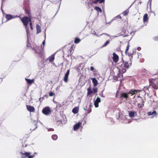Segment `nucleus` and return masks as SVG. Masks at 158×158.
<instances>
[{"label":"nucleus","mask_w":158,"mask_h":158,"mask_svg":"<svg viewBox=\"0 0 158 158\" xmlns=\"http://www.w3.org/2000/svg\"><path fill=\"white\" fill-rule=\"evenodd\" d=\"M118 64V67L123 73H124L126 72L127 69H128L131 65V63H128L123 59L122 61Z\"/></svg>","instance_id":"obj_1"},{"label":"nucleus","mask_w":158,"mask_h":158,"mask_svg":"<svg viewBox=\"0 0 158 158\" xmlns=\"http://www.w3.org/2000/svg\"><path fill=\"white\" fill-rule=\"evenodd\" d=\"M21 21L23 23L24 25L25 26V28L26 29L27 36V46L28 47H29V34L30 32V31L29 30V28L27 27V25L28 24L29 22H30V18H28L26 16L24 17L23 18H21Z\"/></svg>","instance_id":"obj_2"},{"label":"nucleus","mask_w":158,"mask_h":158,"mask_svg":"<svg viewBox=\"0 0 158 158\" xmlns=\"http://www.w3.org/2000/svg\"><path fill=\"white\" fill-rule=\"evenodd\" d=\"M150 86L154 89H158V78H151L149 79Z\"/></svg>","instance_id":"obj_3"},{"label":"nucleus","mask_w":158,"mask_h":158,"mask_svg":"<svg viewBox=\"0 0 158 158\" xmlns=\"http://www.w3.org/2000/svg\"><path fill=\"white\" fill-rule=\"evenodd\" d=\"M137 92V90H135L131 91L130 92H129L128 94L126 93H121L120 94V98L121 99H123V98H127L128 97V94H131V95H133Z\"/></svg>","instance_id":"obj_4"},{"label":"nucleus","mask_w":158,"mask_h":158,"mask_svg":"<svg viewBox=\"0 0 158 158\" xmlns=\"http://www.w3.org/2000/svg\"><path fill=\"white\" fill-rule=\"evenodd\" d=\"M42 112L46 115H48L51 113V109L49 106H46L42 109Z\"/></svg>","instance_id":"obj_5"},{"label":"nucleus","mask_w":158,"mask_h":158,"mask_svg":"<svg viewBox=\"0 0 158 158\" xmlns=\"http://www.w3.org/2000/svg\"><path fill=\"white\" fill-rule=\"evenodd\" d=\"M37 120H31L30 122V130L33 131L37 128Z\"/></svg>","instance_id":"obj_6"},{"label":"nucleus","mask_w":158,"mask_h":158,"mask_svg":"<svg viewBox=\"0 0 158 158\" xmlns=\"http://www.w3.org/2000/svg\"><path fill=\"white\" fill-rule=\"evenodd\" d=\"M19 155L21 156V158H30V152H19Z\"/></svg>","instance_id":"obj_7"},{"label":"nucleus","mask_w":158,"mask_h":158,"mask_svg":"<svg viewBox=\"0 0 158 158\" xmlns=\"http://www.w3.org/2000/svg\"><path fill=\"white\" fill-rule=\"evenodd\" d=\"M113 56L112 59L113 61L115 63H117L119 59L118 56L115 52L113 53Z\"/></svg>","instance_id":"obj_8"},{"label":"nucleus","mask_w":158,"mask_h":158,"mask_svg":"<svg viewBox=\"0 0 158 158\" xmlns=\"http://www.w3.org/2000/svg\"><path fill=\"white\" fill-rule=\"evenodd\" d=\"M44 47L42 48V50L40 52H37V53L38 54V56L39 57L41 58L42 60L44 59L45 56V54L44 51H43Z\"/></svg>","instance_id":"obj_9"},{"label":"nucleus","mask_w":158,"mask_h":158,"mask_svg":"<svg viewBox=\"0 0 158 158\" xmlns=\"http://www.w3.org/2000/svg\"><path fill=\"white\" fill-rule=\"evenodd\" d=\"M69 72H70V69H69L67 70L66 73L64 75V81L65 82H67L68 81V76L69 74Z\"/></svg>","instance_id":"obj_10"},{"label":"nucleus","mask_w":158,"mask_h":158,"mask_svg":"<svg viewBox=\"0 0 158 158\" xmlns=\"http://www.w3.org/2000/svg\"><path fill=\"white\" fill-rule=\"evenodd\" d=\"M100 102L101 99L100 98H99L98 97L96 99L94 102V105L95 107L97 108L98 107V103Z\"/></svg>","instance_id":"obj_11"},{"label":"nucleus","mask_w":158,"mask_h":158,"mask_svg":"<svg viewBox=\"0 0 158 158\" xmlns=\"http://www.w3.org/2000/svg\"><path fill=\"white\" fill-rule=\"evenodd\" d=\"M122 35L124 37L127 36L131 35V32H129L128 31L126 30H123L122 31Z\"/></svg>","instance_id":"obj_12"},{"label":"nucleus","mask_w":158,"mask_h":158,"mask_svg":"<svg viewBox=\"0 0 158 158\" xmlns=\"http://www.w3.org/2000/svg\"><path fill=\"white\" fill-rule=\"evenodd\" d=\"M129 116L131 118L137 115L136 112L134 111H129Z\"/></svg>","instance_id":"obj_13"},{"label":"nucleus","mask_w":158,"mask_h":158,"mask_svg":"<svg viewBox=\"0 0 158 158\" xmlns=\"http://www.w3.org/2000/svg\"><path fill=\"white\" fill-rule=\"evenodd\" d=\"M81 123L78 122L77 123L75 124L73 126V130L74 131H76L78 129L81 125Z\"/></svg>","instance_id":"obj_14"},{"label":"nucleus","mask_w":158,"mask_h":158,"mask_svg":"<svg viewBox=\"0 0 158 158\" xmlns=\"http://www.w3.org/2000/svg\"><path fill=\"white\" fill-rule=\"evenodd\" d=\"M138 97L139 98V100L141 102V103H139L138 105V106L139 108H140L143 107L144 106V102L142 97L140 96Z\"/></svg>","instance_id":"obj_15"},{"label":"nucleus","mask_w":158,"mask_h":158,"mask_svg":"<svg viewBox=\"0 0 158 158\" xmlns=\"http://www.w3.org/2000/svg\"><path fill=\"white\" fill-rule=\"evenodd\" d=\"M136 50L134 49L133 50L132 53H130L129 56L131 60L132 59L133 56H134V57L135 56L136 53Z\"/></svg>","instance_id":"obj_16"},{"label":"nucleus","mask_w":158,"mask_h":158,"mask_svg":"<svg viewBox=\"0 0 158 158\" xmlns=\"http://www.w3.org/2000/svg\"><path fill=\"white\" fill-rule=\"evenodd\" d=\"M91 79L92 80V82L94 84V86H97L98 84V81L95 78H92Z\"/></svg>","instance_id":"obj_17"},{"label":"nucleus","mask_w":158,"mask_h":158,"mask_svg":"<svg viewBox=\"0 0 158 158\" xmlns=\"http://www.w3.org/2000/svg\"><path fill=\"white\" fill-rule=\"evenodd\" d=\"M55 55L54 54L48 57L49 62H52L55 59Z\"/></svg>","instance_id":"obj_18"},{"label":"nucleus","mask_w":158,"mask_h":158,"mask_svg":"<svg viewBox=\"0 0 158 158\" xmlns=\"http://www.w3.org/2000/svg\"><path fill=\"white\" fill-rule=\"evenodd\" d=\"M36 28L37 30V33H39L41 31L40 26L38 24L36 25Z\"/></svg>","instance_id":"obj_19"},{"label":"nucleus","mask_w":158,"mask_h":158,"mask_svg":"<svg viewBox=\"0 0 158 158\" xmlns=\"http://www.w3.org/2000/svg\"><path fill=\"white\" fill-rule=\"evenodd\" d=\"M157 114L156 112V111H153L152 112L151 111L148 112L147 113V114L148 116H151L152 115H156Z\"/></svg>","instance_id":"obj_20"},{"label":"nucleus","mask_w":158,"mask_h":158,"mask_svg":"<svg viewBox=\"0 0 158 158\" xmlns=\"http://www.w3.org/2000/svg\"><path fill=\"white\" fill-rule=\"evenodd\" d=\"M15 17H13V16L10 14H7L6 15V18L7 19V20H9L12 19L14 18Z\"/></svg>","instance_id":"obj_21"},{"label":"nucleus","mask_w":158,"mask_h":158,"mask_svg":"<svg viewBox=\"0 0 158 158\" xmlns=\"http://www.w3.org/2000/svg\"><path fill=\"white\" fill-rule=\"evenodd\" d=\"M148 20V15L147 14H145L143 17V21L144 22H147Z\"/></svg>","instance_id":"obj_22"},{"label":"nucleus","mask_w":158,"mask_h":158,"mask_svg":"<svg viewBox=\"0 0 158 158\" xmlns=\"http://www.w3.org/2000/svg\"><path fill=\"white\" fill-rule=\"evenodd\" d=\"M72 112L74 114H77L78 112V108L77 107H75L73 109Z\"/></svg>","instance_id":"obj_23"},{"label":"nucleus","mask_w":158,"mask_h":158,"mask_svg":"<svg viewBox=\"0 0 158 158\" xmlns=\"http://www.w3.org/2000/svg\"><path fill=\"white\" fill-rule=\"evenodd\" d=\"M142 55L141 53L137 52L136 53V55L135 56H134V57L135 58L139 59V58H140L142 57Z\"/></svg>","instance_id":"obj_24"},{"label":"nucleus","mask_w":158,"mask_h":158,"mask_svg":"<svg viewBox=\"0 0 158 158\" xmlns=\"http://www.w3.org/2000/svg\"><path fill=\"white\" fill-rule=\"evenodd\" d=\"M87 95L89 96V95L93 93V91L90 88H89L87 89Z\"/></svg>","instance_id":"obj_25"},{"label":"nucleus","mask_w":158,"mask_h":158,"mask_svg":"<svg viewBox=\"0 0 158 158\" xmlns=\"http://www.w3.org/2000/svg\"><path fill=\"white\" fill-rule=\"evenodd\" d=\"M94 9L97 11L98 12H100L101 13L102 12V9L100 8L99 7L96 6L94 7Z\"/></svg>","instance_id":"obj_26"},{"label":"nucleus","mask_w":158,"mask_h":158,"mask_svg":"<svg viewBox=\"0 0 158 158\" xmlns=\"http://www.w3.org/2000/svg\"><path fill=\"white\" fill-rule=\"evenodd\" d=\"M129 12V10L128 9L126 10L125 11H124L123 12V14L124 15H126Z\"/></svg>","instance_id":"obj_27"},{"label":"nucleus","mask_w":158,"mask_h":158,"mask_svg":"<svg viewBox=\"0 0 158 158\" xmlns=\"http://www.w3.org/2000/svg\"><path fill=\"white\" fill-rule=\"evenodd\" d=\"M58 136L56 135H53L52 136V139L54 140H56L57 139Z\"/></svg>","instance_id":"obj_28"},{"label":"nucleus","mask_w":158,"mask_h":158,"mask_svg":"<svg viewBox=\"0 0 158 158\" xmlns=\"http://www.w3.org/2000/svg\"><path fill=\"white\" fill-rule=\"evenodd\" d=\"M80 41H81V40L77 38L75 39V40L74 41V42L75 44H77V43H79V42H80Z\"/></svg>","instance_id":"obj_29"},{"label":"nucleus","mask_w":158,"mask_h":158,"mask_svg":"<svg viewBox=\"0 0 158 158\" xmlns=\"http://www.w3.org/2000/svg\"><path fill=\"white\" fill-rule=\"evenodd\" d=\"M150 86H145L143 88V89L144 90V91L145 92H146L147 90L148 91V88L150 87Z\"/></svg>","instance_id":"obj_30"},{"label":"nucleus","mask_w":158,"mask_h":158,"mask_svg":"<svg viewBox=\"0 0 158 158\" xmlns=\"http://www.w3.org/2000/svg\"><path fill=\"white\" fill-rule=\"evenodd\" d=\"M110 43V41L109 40H107L106 41V42L103 44L102 46V47H104L106 46L107 45L109 44Z\"/></svg>","instance_id":"obj_31"},{"label":"nucleus","mask_w":158,"mask_h":158,"mask_svg":"<svg viewBox=\"0 0 158 158\" xmlns=\"http://www.w3.org/2000/svg\"><path fill=\"white\" fill-rule=\"evenodd\" d=\"M25 80L27 81V84H28V86L27 87V89H28L30 85V79H27L26 78H25Z\"/></svg>","instance_id":"obj_32"},{"label":"nucleus","mask_w":158,"mask_h":158,"mask_svg":"<svg viewBox=\"0 0 158 158\" xmlns=\"http://www.w3.org/2000/svg\"><path fill=\"white\" fill-rule=\"evenodd\" d=\"M49 96L52 97V96H55V94L52 92H50L49 93Z\"/></svg>","instance_id":"obj_33"},{"label":"nucleus","mask_w":158,"mask_h":158,"mask_svg":"<svg viewBox=\"0 0 158 158\" xmlns=\"http://www.w3.org/2000/svg\"><path fill=\"white\" fill-rule=\"evenodd\" d=\"M35 109L34 107L30 106V112H34Z\"/></svg>","instance_id":"obj_34"},{"label":"nucleus","mask_w":158,"mask_h":158,"mask_svg":"<svg viewBox=\"0 0 158 158\" xmlns=\"http://www.w3.org/2000/svg\"><path fill=\"white\" fill-rule=\"evenodd\" d=\"M129 46H129V44H128L127 45V46L126 47V49L125 51V52L126 53H127V52L129 50Z\"/></svg>","instance_id":"obj_35"},{"label":"nucleus","mask_w":158,"mask_h":158,"mask_svg":"<svg viewBox=\"0 0 158 158\" xmlns=\"http://www.w3.org/2000/svg\"><path fill=\"white\" fill-rule=\"evenodd\" d=\"M153 39L155 41H158V36L154 37Z\"/></svg>","instance_id":"obj_36"},{"label":"nucleus","mask_w":158,"mask_h":158,"mask_svg":"<svg viewBox=\"0 0 158 158\" xmlns=\"http://www.w3.org/2000/svg\"><path fill=\"white\" fill-rule=\"evenodd\" d=\"M87 114L89 113L92 111L91 108H89L88 110Z\"/></svg>","instance_id":"obj_37"},{"label":"nucleus","mask_w":158,"mask_h":158,"mask_svg":"<svg viewBox=\"0 0 158 158\" xmlns=\"http://www.w3.org/2000/svg\"><path fill=\"white\" fill-rule=\"evenodd\" d=\"M25 12H26L27 14L29 16L30 15V10H26Z\"/></svg>","instance_id":"obj_38"},{"label":"nucleus","mask_w":158,"mask_h":158,"mask_svg":"<svg viewBox=\"0 0 158 158\" xmlns=\"http://www.w3.org/2000/svg\"><path fill=\"white\" fill-rule=\"evenodd\" d=\"M26 106L27 107V109L28 111H30V106L26 105Z\"/></svg>","instance_id":"obj_39"},{"label":"nucleus","mask_w":158,"mask_h":158,"mask_svg":"<svg viewBox=\"0 0 158 158\" xmlns=\"http://www.w3.org/2000/svg\"><path fill=\"white\" fill-rule=\"evenodd\" d=\"M99 2V3H102L104 2L105 1V0H98Z\"/></svg>","instance_id":"obj_40"},{"label":"nucleus","mask_w":158,"mask_h":158,"mask_svg":"<svg viewBox=\"0 0 158 158\" xmlns=\"http://www.w3.org/2000/svg\"><path fill=\"white\" fill-rule=\"evenodd\" d=\"M98 2H99L98 0H96L95 1L93 2V3L97 4Z\"/></svg>","instance_id":"obj_41"},{"label":"nucleus","mask_w":158,"mask_h":158,"mask_svg":"<svg viewBox=\"0 0 158 158\" xmlns=\"http://www.w3.org/2000/svg\"><path fill=\"white\" fill-rule=\"evenodd\" d=\"M90 69L91 71H94V68L93 67L91 66L90 68Z\"/></svg>","instance_id":"obj_42"},{"label":"nucleus","mask_w":158,"mask_h":158,"mask_svg":"<svg viewBox=\"0 0 158 158\" xmlns=\"http://www.w3.org/2000/svg\"><path fill=\"white\" fill-rule=\"evenodd\" d=\"M73 46H71V48L69 49V51L71 53L72 50H73Z\"/></svg>","instance_id":"obj_43"},{"label":"nucleus","mask_w":158,"mask_h":158,"mask_svg":"<svg viewBox=\"0 0 158 158\" xmlns=\"http://www.w3.org/2000/svg\"><path fill=\"white\" fill-rule=\"evenodd\" d=\"M114 80H116V81H118V76L114 77Z\"/></svg>","instance_id":"obj_44"},{"label":"nucleus","mask_w":158,"mask_h":158,"mask_svg":"<svg viewBox=\"0 0 158 158\" xmlns=\"http://www.w3.org/2000/svg\"><path fill=\"white\" fill-rule=\"evenodd\" d=\"M34 81V79L30 80V84H32L33 83Z\"/></svg>","instance_id":"obj_45"},{"label":"nucleus","mask_w":158,"mask_h":158,"mask_svg":"<svg viewBox=\"0 0 158 158\" xmlns=\"http://www.w3.org/2000/svg\"><path fill=\"white\" fill-rule=\"evenodd\" d=\"M94 92L96 93L97 92V89H93Z\"/></svg>","instance_id":"obj_46"},{"label":"nucleus","mask_w":158,"mask_h":158,"mask_svg":"<svg viewBox=\"0 0 158 158\" xmlns=\"http://www.w3.org/2000/svg\"><path fill=\"white\" fill-rule=\"evenodd\" d=\"M30 27L31 28V29L32 30V27H31V26L32 25V24L31 23V20H30Z\"/></svg>","instance_id":"obj_47"},{"label":"nucleus","mask_w":158,"mask_h":158,"mask_svg":"<svg viewBox=\"0 0 158 158\" xmlns=\"http://www.w3.org/2000/svg\"><path fill=\"white\" fill-rule=\"evenodd\" d=\"M92 106V103H90L89 105V108H91V107Z\"/></svg>","instance_id":"obj_48"},{"label":"nucleus","mask_w":158,"mask_h":158,"mask_svg":"<svg viewBox=\"0 0 158 158\" xmlns=\"http://www.w3.org/2000/svg\"><path fill=\"white\" fill-rule=\"evenodd\" d=\"M117 17L119 18L120 19H122L121 17L119 15L117 16V17H116V18H117Z\"/></svg>","instance_id":"obj_49"},{"label":"nucleus","mask_w":158,"mask_h":158,"mask_svg":"<svg viewBox=\"0 0 158 158\" xmlns=\"http://www.w3.org/2000/svg\"><path fill=\"white\" fill-rule=\"evenodd\" d=\"M22 146H23V147H26L27 146V144H26L25 146H24V144H23V143H22Z\"/></svg>","instance_id":"obj_50"},{"label":"nucleus","mask_w":158,"mask_h":158,"mask_svg":"<svg viewBox=\"0 0 158 158\" xmlns=\"http://www.w3.org/2000/svg\"><path fill=\"white\" fill-rule=\"evenodd\" d=\"M45 40H44L43 42H42V44L44 45V44H45Z\"/></svg>","instance_id":"obj_51"},{"label":"nucleus","mask_w":158,"mask_h":158,"mask_svg":"<svg viewBox=\"0 0 158 158\" xmlns=\"http://www.w3.org/2000/svg\"><path fill=\"white\" fill-rule=\"evenodd\" d=\"M34 156V155H30V158H33V157Z\"/></svg>","instance_id":"obj_52"},{"label":"nucleus","mask_w":158,"mask_h":158,"mask_svg":"<svg viewBox=\"0 0 158 158\" xmlns=\"http://www.w3.org/2000/svg\"><path fill=\"white\" fill-rule=\"evenodd\" d=\"M44 97H47V96L46 95H44V96L42 97V99H44Z\"/></svg>","instance_id":"obj_53"},{"label":"nucleus","mask_w":158,"mask_h":158,"mask_svg":"<svg viewBox=\"0 0 158 158\" xmlns=\"http://www.w3.org/2000/svg\"><path fill=\"white\" fill-rule=\"evenodd\" d=\"M2 6H1V10H2V12L3 13V10H2Z\"/></svg>","instance_id":"obj_54"},{"label":"nucleus","mask_w":158,"mask_h":158,"mask_svg":"<svg viewBox=\"0 0 158 158\" xmlns=\"http://www.w3.org/2000/svg\"><path fill=\"white\" fill-rule=\"evenodd\" d=\"M138 50L139 51L140 50V49H141V48H138Z\"/></svg>","instance_id":"obj_55"},{"label":"nucleus","mask_w":158,"mask_h":158,"mask_svg":"<svg viewBox=\"0 0 158 158\" xmlns=\"http://www.w3.org/2000/svg\"><path fill=\"white\" fill-rule=\"evenodd\" d=\"M84 109L85 110H86V109H85V108H84Z\"/></svg>","instance_id":"obj_56"},{"label":"nucleus","mask_w":158,"mask_h":158,"mask_svg":"<svg viewBox=\"0 0 158 158\" xmlns=\"http://www.w3.org/2000/svg\"><path fill=\"white\" fill-rule=\"evenodd\" d=\"M156 93H155V95H156Z\"/></svg>","instance_id":"obj_57"},{"label":"nucleus","mask_w":158,"mask_h":158,"mask_svg":"<svg viewBox=\"0 0 158 158\" xmlns=\"http://www.w3.org/2000/svg\"><path fill=\"white\" fill-rule=\"evenodd\" d=\"M34 154H36V153H35Z\"/></svg>","instance_id":"obj_58"},{"label":"nucleus","mask_w":158,"mask_h":158,"mask_svg":"<svg viewBox=\"0 0 158 158\" xmlns=\"http://www.w3.org/2000/svg\"><path fill=\"white\" fill-rule=\"evenodd\" d=\"M102 97H104V96H103V95H102Z\"/></svg>","instance_id":"obj_59"},{"label":"nucleus","mask_w":158,"mask_h":158,"mask_svg":"<svg viewBox=\"0 0 158 158\" xmlns=\"http://www.w3.org/2000/svg\"><path fill=\"white\" fill-rule=\"evenodd\" d=\"M16 17H19V16H17Z\"/></svg>","instance_id":"obj_60"}]
</instances>
